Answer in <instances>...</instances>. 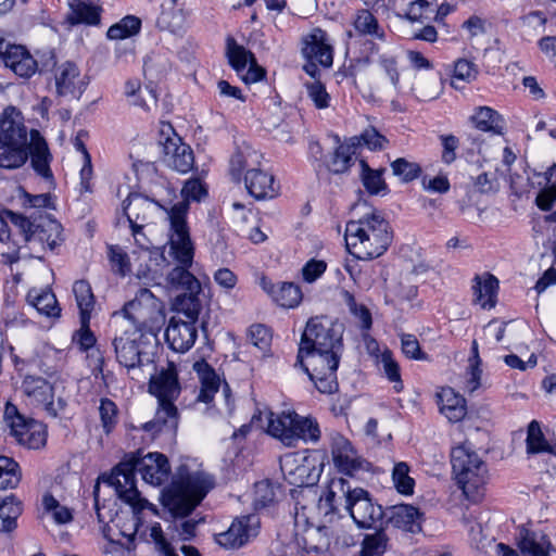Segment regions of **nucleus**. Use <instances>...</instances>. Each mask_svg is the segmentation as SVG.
<instances>
[{
    "mask_svg": "<svg viewBox=\"0 0 556 556\" xmlns=\"http://www.w3.org/2000/svg\"><path fill=\"white\" fill-rule=\"evenodd\" d=\"M451 463L457 483L465 496L472 502L480 501L483 496L488 470L479 455L465 445H460L452 450Z\"/></svg>",
    "mask_w": 556,
    "mask_h": 556,
    "instance_id": "obj_11",
    "label": "nucleus"
},
{
    "mask_svg": "<svg viewBox=\"0 0 556 556\" xmlns=\"http://www.w3.org/2000/svg\"><path fill=\"white\" fill-rule=\"evenodd\" d=\"M131 229L135 242L138 247V250H134L131 255L136 256V261L141 262L140 266H142V263H144V268L149 270V262L154 261L157 263L159 258H163V261H165V257L160 253L159 249L154 248L150 240L141 231L140 225H131Z\"/></svg>",
    "mask_w": 556,
    "mask_h": 556,
    "instance_id": "obj_31",
    "label": "nucleus"
},
{
    "mask_svg": "<svg viewBox=\"0 0 556 556\" xmlns=\"http://www.w3.org/2000/svg\"><path fill=\"white\" fill-rule=\"evenodd\" d=\"M181 194L184 197V200L174 204L169 208L161 206L166 212L167 216L168 211H170L172 208L181 203H186L187 207L189 208V201H201V199L206 195V189L199 179H189L188 181H186L181 190Z\"/></svg>",
    "mask_w": 556,
    "mask_h": 556,
    "instance_id": "obj_54",
    "label": "nucleus"
},
{
    "mask_svg": "<svg viewBox=\"0 0 556 556\" xmlns=\"http://www.w3.org/2000/svg\"><path fill=\"white\" fill-rule=\"evenodd\" d=\"M71 12L67 20L71 24H97L100 20L98 7L80 0L70 2Z\"/></svg>",
    "mask_w": 556,
    "mask_h": 556,
    "instance_id": "obj_37",
    "label": "nucleus"
},
{
    "mask_svg": "<svg viewBox=\"0 0 556 556\" xmlns=\"http://www.w3.org/2000/svg\"><path fill=\"white\" fill-rule=\"evenodd\" d=\"M384 136L379 134L376 128L369 127L365 129L359 136L351 138V143L354 148L367 147L369 150H381L387 143Z\"/></svg>",
    "mask_w": 556,
    "mask_h": 556,
    "instance_id": "obj_48",
    "label": "nucleus"
},
{
    "mask_svg": "<svg viewBox=\"0 0 556 556\" xmlns=\"http://www.w3.org/2000/svg\"><path fill=\"white\" fill-rule=\"evenodd\" d=\"M367 45L368 61L376 63L379 68L388 76L391 85L396 89L400 83L396 55L390 49H388V45H386L383 48L371 41H368Z\"/></svg>",
    "mask_w": 556,
    "mask_h": 556,
    "instance_id": "obj_26",
    "label": "nucleus"
},
{
    "mask_svg": "<svg viewBox=\"0 0 556 556\" xmlns=\"http://www.w3.org/2000/svg\"><path fill=\"white\" fill-rule=\"evenodd\" d=\"M355 30L365 36H371L387 43L384 29L379 25L376 16L368 10H359L354 18Z\"/></svg>",
    "mask_w": 556,
    "mask_h": 556,
    "instance_id": "obj_36",
    "label": "nucleus"
},
{
    "mask_svg": "<svg viewBox=\"0 0 556 556\" xmlns=\"http://www.w3.org/2000/svg\"><path fill=\"white\" fill-rule=\"evenodd\" d=\"M99 415L104 432L106 434L111 433L118 420V409L116 404L109 399H102L100 401Z\"/></svg>",
    "mask_w": 556,
    "mask_h": 556,
    "instance_id": "obj_52",
    "label": "nucleus"
},
{
    "mask_svg": "<svg viewBox=\"0 0 556 556\" xmlns=\"http://www.w3.org/2000/svg\"><path fill=\"white\" fill-rule=\"evenodd\" d=\"M262 155L247 148L236 152L230 160V174L240 180L244 174L248 192L257 200L274 198L277 194L274 176L258 167Z\"/></svg>",
    "mask_w": 556,
    "mask_h": 556,
    "instance_id": "obj_10",
    "label": "nucleus"
},
{
    "mask_svg": "<svg viewBox=\"0 0 556 556\" xmlns=\"http://www.w3.org/2000/svg\"><path fill=\"white\" fill-rule=\"evenodd\" d=\"M388 521L395 528L408 532L421 530V513L415 506L402 504L393 506L390 510Z\"/></svg>",
    "mask_w": 556,
    "mask_h": 556,
    "instance_id": "obj_28",
    "label": "nucleus"
},
{
    "mask_svg": "<svg viewBox=\"0 0 556 556\" xmlns=\"http://www.w3.org/2000/svg\"><path fill=\"white\" fill-rule=\"evenodd\" d=\"M548 443L545 441L538 421L532 420L528 426L527 452L531 454L548 451Z\"/></svg>",
    "mask_w": 556,
    "mask_h": 556,
    "instance_id": "obj_53",
    "label": "nucleus"
},
{
    "mask_svg": "<svg viewBox=\"0 0 556 556\" xmlns=\"http://www.w3.org/2000/svg\"><path fill=\"white\" fill-rule=\"evenodd\" d=\"M301 52L307 61H317L324 67L333 63V42L328 33L320 27H314L302 36Z\"/></svg>",
    "mask_w": 556,
    "mask_h": 556,
    "instance_id": "obj_17",
    "label": "nucleus"
},
{
    "mask_svg": "<svg viewBox=\"0 0 556 556\" xmlns=\"http://www.w3.org/2000/svg\"><path fill=\"white\" fill-rule=\"evenodd\" d=\"M198 337L195 323L173 317L165 330V339L172 350L185 353L192 348Z\"/></svg>",
    "mask_w": 556,
    "mask_h": 556,
    "instance_id": "obj_25",
    "label": "nucleus"
},
{
    "mask_svg": "<svg viewBox=\"0 0 556 556\" xmlns=\"http://www.w3.org/2000/svg\"><path fill=\"white\" fill-rule=\"evenodd\" d=\"M327 269V263L323 260L312 258L305 263L301 273L302 278L307 283L315 282Z\"/></svg>",
    "mask_w": 556,
    "mask_h": 556,
    "instance_id": "obj_63",
    "label": "nucleus"
},
{
    "mask_svg": "<svg viewBox=\"0 0 556 556\" xmlns=\"http://www.w3.org/2000/svg\"><path fill=\"white\" fill-rule=\"evenodd\" d=\"M149 392L153 394L157 401L175 402L180 394V384L178 374L174 363L168 362L165 367L156 368L150 371Z\"/></svg>",
    "mask_w": 556,
    "mask_h": 556,
    "instance_id": "obj_22",
    "label": "nucleus"
},
{
    "mask_svg": "<svg viewBox=\"0 0 556 556\" xmlns=\"http://www.w3.org/2000/svg\"><path fill=\"white\" fill-rule=\"evenodd\" d=\"M155 205H157V203L138 193L129 194L123 202V208L130 225H137V220H146L148 213L151 212Z\"/></svg>",
    "mask_w": 556,
    "mask_h": 556,
    "instance_id": "obj_34",
    "label": "nucleus"
},
{
    "mask_svg": "<svg viewBox=\"0 0 556 556\" xmlns=\"http://www.w3.org/2000/svg\"><path fill=\"white\" fill-rule=\"evenodd\" d=\"M188 207L181 203L168 211L167 254L177 265L166 276L167 282L174 288L187 292H200V281L189 271L194 256V245L187 223Z\"/></svg>",
    "mask_w": 556,
    "mask_h": 556,
    "instance_id": "obj_3",
    "label": "nucleus"
},
{
    "mask_svg": "<svg viewBox=\"0 0 556 556\" xmlns=\"http://www.w3.org/2000/svg\"><path fill=\"white\" fill-rule=\"evenodd\" d=\"M22 391L31 404L43 406L52 397L53 387L41 377L26 376L22 382Z\"/></svg>",
    "mask_w": 556,
    "mask_h": 556,
    "instance_id": "obj_30",
    "label": "nucleus"
},
{
    "mask_svg": "<svg viewBox=\"0 0 556 556\" xmlns=\"http://www.w3.org/2000/svg\"><path fill=\"white\" fill-rule=\"evenodd\" d=\"M409 468L405 463H399L394 466L392 479L396 490L405 495L414 491V479L408 476Z\"/></svg>",
    "mask_w": 556,
    "mask_h": 556,
    "instance_id": "obj_56",
    "label": "nucleus"
},
{
    "mask_svg": "<svg viewBox=\"0 0 556 556\" xmlns=\"http://www.w3.org/2000/svg\"><path fill=\"white\" fill-rule=\"evenodd\" d=\"M26 129L12 118L0 119V167L16 168L27 160Z\"/></svg>",
    "mask_w": 556,
    "mask_h": 556,
    "instance_id": "obj_13",
    "label": "nucleus"
},
{
    "mask_svg": "<svg viewBox=\"0 0 556 556\" xmlns=\"http://www.w3.org/2000/svg\"><path fill=\"white\" fill-rule=\"evenodd\" d=\"M307 97L318 110L327 109L330 105L331 97L326 87L319 80L305 83Z\"/></svg>",
    "mask_w": 556,
    "mask_h": 556,
    "instance_id": "obj_55",
    "label": "nucleus"
},
{
    "mask_svg": "<svg viewBox=\"0 0 556 556\" xmlns=\"http://www.w3.org/2000/svg\"><path fill=\"white\" fill-rule=\"evenodd\" d=\"M22 514V503L14 496H7L0 503V531L11 532L16 528V519Z\"/></svg>",
    "mask_w": 556,
    "mask_h": 556,
    "instance_id": "obj_39",
    "label": "nucleus"
},
{
    "mask_svg": "<svg viewBox=\"0 0 556 556\" xmlns=\"http://www.w3.org/2000/svg\"><path fill=\"white\" fill-rule=\"evenodd\" d=\"M200 292H185L176 298L174 307L179 314H184L188 320L195 323L202 308L201 301L198 298Z\"/></svg>",
    "mask_w": 556,
    "mask_h": 556,
    "instance_id": "obj_42",
    "label": "nucleus"
},
{
    "mask_svg": "<svg viewBox=\"0 0 556 556\" xmlns=\"http://www.w3.org/2000/svg\"><path fill=\"white\" fill-rule=\"evenodd\" d=\"M113 315H124L140 332L159 329L165 318L162 302L146 288L137 292L135 299L125 305L123 312Z\"/></svg>",
    "mask_w": 556,
    "mask_h": 556,
    "instance_id": "obj_12",
    "label": "nucleus"
},
{
    "mask_svg": "<svg viewBox=\"0 0 556 556\" xmlns=\"http://www.w3.org/2000/svg\"><path fill=\"white\" fill-rule=\"evenodd\" d=\"M53 59L54 56L51 55L56 96L67 99H79L86 87L79 68L71 61L56 64Z\"/></svg>",
    "mask_w": 556,
    "mask_h": 556,
    "instance_id": "obj_18",
    "label": "nucleus"
},
{
    "mask_svg": "<svg viewBox=\"0 0 556 556\" xmlns=\"http://www.w3.org/2000/svg\"><path fill=\"white\" fill-rule=\"evenodd\" d=\"M29 154L34 169L42 177L51 176L49 166L50 154L48 146L38 132L31 135V143L29 146Z\"/></svg>",
    "mask_w": 556,
    "mask_h": 556,
    "instance_id": "obj_33",
    "label": "nucleus"
},
{
    "mask_svg": "<svg viewBox=\"0 0 556 556\" xmlns=\"http://www.w3.org/2000/svg\"><path fill=\"white\" fill-rule=\"evenodd\" d=\"M392 240L389 223L377 211L350 220L345 227L346 248L359 260H372L382 255Z\"/></svg>",
    "mask_w": 556,
    "mask_h": 556,
    "instance_id": "obj_5",
    "label": "nucleus"
},
{
    "mask_svg": "<svg viewBox=\"0 0 556 556\" xmlns=\"http://www.w3.org/2000/svg\"><path fill=\"white\" fill-rule=\"evenodd\" d=\"M141 21L137 16L127 15L112 25L106 33L109 39L118 40L131 37L140 31Z\"/></svg>",
    "mask_w": 556,
    "mask_h": 556,
    "instance_id": "obj_45",
    "label": "nucleus"
},
{
    "mask_svg": "<svg viewBox=\"0 0 556 556\" xmlns=\"http://www.w3.org/2000/svg\"><path fill=\"white\" fill-rule=\"evenodd\" d=\"M473 294L477 303L482 308H492L495 305L498 280L491 274H484L482 277L475 278Z\"/></svg>",
    "mask_w": 556,
    "mask_h": 556,
    "instance_id": "obj_32",
    "label": "nucleus"
},
{
    "mask_svg": "<svg viewBox=\"0 0 556 556\" xmlns=\"http://www.w3.org/2000/svg\"><path fill=\"white\" fill-rule=\"evenodd\" d=\"M7 217L18 230L29 250H54L64 241L63 227L48 214L39 213L37 216H24L14 212H7Z\"/></svg>",
    "mask_w": 556,
    "mask_h": 556,
    "instance_id": "obj_8",
    "label": "nucleus"
},
{
    "mask_svg": "<svg viewBox=\"0 0 556 556\" xmlns=\"http://www.w3.org/2000/svg\"><path fill=\"white\" fill-rule=\"evenodd\" d=\"M380 363L388 379L394 383V390L396 392L402 391L403 382L401 380L400 367L393 358L392 353L390 351H384L381 354Z\"/></svg>",
    "mask_w": 556,
    "mask_h": 556,
    "instance_id": "obj_57",
    "label": "nucleus"
},
{
    "mask_svg": "<svg viewBox=\"0 0 556 556\" xmlns=\"http://www.w3.org/2000/svg\"><path fill=\"white\" fill-rule=\"evenodd\" d=\"M337 497L344 498L345 508L358 528H374L383 517L382 507L372 502L366 490L352 488L343 478L330 481L325 502L332 508Z\"/></svg>",
    "mask_w": 556,
    "mask_h": 556,
    "instance_id": "obj_7",
    "label": "nucleus"
},
{
    "mask_svg": "<svg viewBox=\"0 0 556 556\" xmlns=\"http://www.w3.org/2000/svg\"><path fill=\"white\" fill-rule=\"evenodd\" d=\"M475 128L485 132L498 135L502 132V116L489 106H479L470 117Z\"/></svg>",
    "mask_w": 556,
    "mask_h": 556,
    "instance_id": "obj_35",
    "label": "nucleus"
},
{
    "mask_svg": "<svg viewBox=\"0 0 556 556\" xmlns=\"http://www.w3.org/2000/svg\"><path fill=\"white\" fill-rule=\"evenodd\" d=\"M193 370L197 372L201 389L198 395V400L204 403L212 402L214 394L218 392L222 387V400L229 414L233 410V399L229 384L223 381L215 372V370L203 359L197 361L193 366Z\"/></svg>",
    "mask_w": 556,
    "mask_h": 556,
    "instance_id": "obj_16",
    "label": "nucleus"
},
{
    "mask_svg": "<svg viewBox=\"0 0 556 556\" xmlns=\"http://www.w3.org/2000/svg\"><path fill=\"white\" fill-rule=\"evenodd\" d=\"M214 486L212 477L181 465L168 488L162 493L163 505L175 516L189 515Z\"/></svg>",
    "mask_w": 556,
    "mask_h": 556,
    "instance_id": "obj_6",
    "label": "nucleus"
},
{
    "mask_svg": "<svg viewBox=\"0 0 556 556\" xmlns=\"http://www.w3.org/2000/svg\"><path fill=\"white\" fill-rule=\"evenodd\" d=\"M18 464L11 457L0 455V489H14L21 481Z\"/></svg>",
    "mask_w": 556,
    "mask_h": 556,
    "instance_id": "obj_43",
    "label": "nucleus"
},
{
    "mask_svg": "<svg viewBox=\"0 0 556 556\" xmlns=\"http://www.w3.org/2000/svg\"><path fill=\"white\" fill-rule=\"evenodd\" d=\"M46 511L51 514L53 520L59 525L68 523L73 520L72 510L59 503V501L50 494L43 496L42 500Z\"/></svg>",
    "mask_w": 556,
    "mask_h": 556,
    "instance_id": "obj_50",
    "label": "nucleus"
},
{
    "mask_svg": "<svg viewBox=\"0 0 556 556\" xmlns=\"http://www.w3.org/2000/svg\"><path fill=\"white\" fill-rule=\"evenodd\" d=\"M330 451L334 466L348 476L368 467V463L358 455L352 443L340 433H331Z\"/></svg>",
    "mask_w": 556,
    "mask_h": 556,
    "instance_id": "obj_20",
    "label": "nucleus"
},
{
    "mask_svg": "<svg viewBox=\"0 0 556 556\" xmlns=\"http://www.w3.org/2000/svg\"><path fill=\"white\" fill-rule=\"evenodd\" d=\"M178 412L172 401H159V408L153 420L142 425V429L152 435L164 429L174 430L177 427Z\"/></svg>",
    "mask_w": 556,
    "mask_h": 556,
    "instance_id": "obj_29",
    "label": "nucleus"
},
{
    "mask_svg": "<svg viewBox=\"0 0 556 556\" xmlns=\"http://www.w3.org/2000/svg\"><path fill=\"white\" fill-rule=\"evenodd\" d=\"M516 543L523 555L556 556V548L549 538L543 531L533 529L531 525H521L517 528Z\"/></svg>",
    "mask_w": 556,
    "mask_h": 556,
    "instance_id": "obj_24",
    "label": "nucleus"
},
{
    "mask_svg": "<svg viewBox=\"0 0 556 556\" xmlns=\"http://www.w3.org/2000/svg\"><path fill=\"white\" fill-rule=\"evenodd\" d=\"M359 166L363 186L370 194H378L387 189L381 169H371L364 160L359 161Z\"/></svg>",
    "mask_w": 556,
    "mask_h": 556,
    "instance_id": "obj_46",
    "label": "nucleus"
},
{
    "mask_svg": "<svg viewBox=\"0 0 556 556\" xmlns=\"http://www.w3.org/2000/svg\"><path fill=\"white\" fill-rule=\"evenodd\" d=\"M389 536L383 529L366 534L362 542L361 556H382L388 549Z\"/></svg>",
    "mask_w": 556,
    "mask_h": 556,
    "instance_id": "obj_44",
    "label": "nucleus"
},
{
    "mask_svg": "<svg viewBox=\"0 0 556 556\" xmlns=\"http://www.w3.org/2000/svg\"><path fill=\"white\" fill-rule=\"evenodd\" d=\"M258 528L257 516H242L236 518L226 531L216 534L215 542L227 549L239 548L257 535Z\"/></svg>",
    "mask_w": 556,
    "mask_h": 556,
    "instance_id": "obj_21",
    "label": "nucleus"
},
{
    "mask_svg": "<svg viewBox=\"0 0 556 556\" xmlns=\"http://www.w3.org/2000/svg\"><path fill=\"white\" fill-rule=\"evenodd\" d=\"M135 471H138L147 483L161 485L167 481L170 473L168 459L161 453H148L134 463L117 465L106 479L118 497L128 504L135 514L141 513L146 508L155 511L153 505L140 496L136 486Z\"/></svg>",
    "mask_w": 556,
    "mask_h": 556,
    "instance_id": "obj_2",
    "label": "nucleus"
},
{
    "mask_svg": "<svg viewBox=\"0 0 556 556\" xmlns=\"http://www.w3.org/2000/svg\"><path fill=\"white\" fill-rule=\"evenodd\" d=\"M556 165L548 170V185L543 188L536 195L535 203L542 211H549L556 202Z\"/></svg>",
    "mask_w": 556,
    "mask_h": 556,
    "instance_id": "obj_51",
    "label": "nucleus"
},
{
    "mask_svg": "<svg viewBox=\"0 0 556 556\" xmlns=\"http://www.w3.org/2000/svg\"><path fill=\"white\" fill-rule=\"evenodd\" d=\"M227 56L230 65L244 83H256L265 76V70L256 63L254 54L232 38L227 40Z\"/></svg>",
    "mask_w": 556,
    "mask_h": 556,
    "instance_id": "obj_19",
    "label": "nucleus"
},
{
    "mask_svg": "<svg viewBox=\"0 0 556 556\" xmlns=\"http://www.w3.org/2000/svg\"><path fill=\"white\" fill-rule=\"evenodd\" d=\"M111 326L115 329L113 339L117 362L127 369L134 380H143L155 369L153 352L143 342V334L124 315H113Z\"/></svg>",
    "mask_w": 556,
    "mask_h": 556,
    "instance_id": "obj_4",
    "label": "nucleus"
},
{
    "mask_svg": "<svg viewBox=\"0 0 556 556\" xmlns=\"http://www.w3.org/2000/svg\"><path fill=\"white\" fill-rule=\"evenodd\" d=\"M440 412L452 422L460 421L466 416V401L452 388H442L437 394Z\"/></svg>",
    "mask_w": 556,
    "mask_h": 556,
    "instance_id": "obj_27",
    "label": "nucleus"
},
{
    "mask_svg": "<svg viewBox=\"0 0 556 556\" xmlns=\"http://www.w3.org/2000/svg\"><path fill=\"white\" fill-rule=\"evenodd\" d=\"M73 292L80 311V319L84 323H89V312L94 304V298L90 285L85 280H78L73 286Z\"/></svg>",
    "mask_w": 556,
    "mask_h": 556,
    "instance_id": "obj_41",
    "label": "nucleus"
},
{
    "mask_svg": "<svg viewBox=\"0 0 556 556\" xmlns=\"http://www.w3.org/2000/svg\"><path fill=\"white\" fill-rule=\"evenodd\" d=\"M28 302L42 315L58 316L60 308L55 295L50 290H30Z\"/></svg>",
    "mask_w": 556,
    "mask_h": 556,
    "instance_id": "obj_38",
    "label": "nucleus"
},
{
    "mask_svg": "<svg viewBox=\"0 0 556 556\" xmlns=\"http://www.w3.org/2000/svg\"><path fill=\"white\" fill-rule=\"evenodd\" d=\"M353 148L352 143L339 146L328 163L329 170L334 174H341L348 170L352 165Z\"/></svg>",
    "mask_w": 556,
    "mask_h": 556,
    "instance_id": "obj_47",
    "label": "nucleus"
},
{
    "mask_svg": "<svg viewBox=\"0 0 556 556\" xmlns=\"http://www.w3.org/2000/svg\"><path fill=\"white\" fill-rule=\"evenodd\" d=\"M266 431L286 446H296L299 441L317 442L320 429L315 418L301 416L293 410L269 412L266 415Z\"/></svg>",
    "mask_w": 556,
    "mask_h": 556,
    "instance_id": "obj_9",
    "label": "nucleus"
},
{
    "mask_svg": "<svg viewBox=\"0 0 556 556\" xmlns=\"http://www.w3.org/2000/svg\"><path fill=\"white\" fill-rule=\"evenodd\" d=\"M249 340L261 351H266L271 343V333L264 325H252L249 329Z\"/></svg>",
    "mask_w": 556,
    "mask_h": 556,
    "instance_id": "obj_59",
    "label": "nucleus"
},
{
    "mask_svg": "<svg viewBox=\"0 0 556 556\" xmlns=\"http://www.w3.org/2000/svg\"><path fill=\"white\" fill-rule=\"evenodd\" d=\"M343 327L327 317H313L305 327L295 365H300L320 393L338 391L337 369L343 344Z\"/></svg>",
    "mask_w": 556,
    "mask_h": 556,
    "instance_id": "obj_1",
    "label": "nucleus"
},
{
    "mask_svg": "<svg viewBox=\"0 0 556 556\" xmlns=\"http://www.w3.org/2000/svg\"><path fill=\"white\" fill-rule=\"evenodd\" d=\"M0 58L5 67L22 78H29L38 71V63L21 45H11L0 38Z\"/></svg>",
    "mask_w": 556,
    "mask_h": 556,
    "instance_id": "obj_23",
    "label": "nucleus"
},
{
    "mask_svg": "<svg viewBox=\"0 0 556 556\" xmlns=\"http://www.w3.org/2000/svg\"><path fill=\"white\" fill-rule=\"evenodd\" d=\"M344 298L351 313L358 318L362 328L369 329L371 326L369 311L363 304H357L355 298L350 292H345Z\"/></svg>",
    "mask_w": 556,
    "mask_h": 556,
    "instance_id": "obj_62",
    "label": "nucleus"
},
{
    "mask_svg": "<svg viewBox=\"0 0 556 556\" xmlns=\"http://www.w3.org/2000/svg\"><path fill=\"white\" fill-rule=\"evenodd\" d=\"M478 75L477 65L467 60L458 59L454 64L453 79L470 83L476 79Z\"/></svg>",
    "mask_w": 556,
    "mask_h": 556,
    "instance_id": "obj_61",
    "label": "nucleus"
},
{
    "mask_svg": "<svg viewBox=\"0 0 556 556\" xmlns=\"http://www.w3.org/2000/svg\"><path fill=\"white\" fill-rule=\"evenodd\" d=\"M161 135L160 144L165 164L182 174L192 169L194 164L193 151L175 134L173 127L168 124L164 125Z\"/></svg>",
    "mask_w": 556,
    "mask_h": 556,
    "instance_id": "obj_15",
    "label": "nucleus"
},
{
    "mask_svg": "<svg viewBox=\"0 0 556 556\" xmlns=\"http://www.w3.org/2000/svg\"><path fill=\"white\" fill-rule=\"evenodd\" d=\"M401 346L402 352L408 358L425 359L426 355L421 352L419 342L414 334L402 333L401 334Z\"/></svg>",
    "mask_w": 556,
    "mask_h": 556,
    "instance_id": "obj_64",
    "label": "nucleus"
},
{
    "mask_svg": "<svg viewBox=\"0 0 556 556\" xmlns=\"http://www.w3.org/2000/svg\"><path fill=\"white\" fill-rule=\"evenodd\" d=\"M274 300L282 307L293 308L302 301V291L293 282H282L276 290L271 289Z\"/></svg>",
    "mask_w": 556,
    "mask_h": 556,
    "instance_id": "obj_40",
    "label": "nucleus"
},
{
    "mask_svg": "<svg viewBox=\"0 0 556 556\" xmlns=\"http://www.w3.org/2000/svg\"><path fill=\"white\" fill-rule=\"evenodd\" d=\"M508 323L493 319L489 321L483 328V342L488 345H495L498 343L505 333Z\"/></svg>",
    "mask_w": 556,
    "mask_h": 556,
    "instance_id": "obj_60",
    "label": "nucleus"
},
{
    "mask_svg": "<svg viewBox=\"0 0 556 556\" xmlns=\"http://www.w3.org/2000/svg\"><path fill=\"white\" fill-rule=\"evenodd\" d=\"M319 475L320 471L315 468L308 458L301 457V464L299 466L298 472H295V477H292V485H314L317 482Z\"/></svg>",
    "mask_w": 556,
    "mask_h": 556,
    "instance_id": "obj_49",
    "label": "nucleus"
},
{
    "mask_svg": "<svg viewBox=\"0 0 556 556\" xmlns=\"http://www.w3.org/2000/svg\"><path fill=\"white\" fill-rule=\"evenodd\" d=\"M4 419L10 433L16 441L28 448H40L46 444L47 431L41 422L26 419L17 408L8 404L4 409Z\"/></svg>",
    "mask_w": 556,
    "mask_h": 556,
    "instance_id": "obj_14",
    "label": "nucleus"
},
{
    "mask_svg": "<svg viewBox=\"0 0 556 556\" xmlns=\"http://www.w3.org/2000/svg\"><path fill=\"white\" fill-rule=\"evenodd\" d=\"M393 174L403 181H410L418 177L420 167L418 164L408 162L405 159H397L392 164Z\"/></svg>",
    "mask_w": 556,
    "mask_h": 556,
    "instance_id": "obj_58",
    "label": "nucleus"
}]
</instances>
